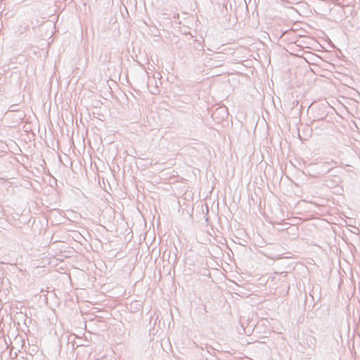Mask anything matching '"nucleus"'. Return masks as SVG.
Masks as SVG:
<instances>
[{
    "mask_svg": "<svg viewBox=\"0 0 360 360\" xmlns=\"http://www.w3.org/2000/svg\"><path fill=\"white\" fill-rule=\"evenodd\" d=\"M316 338L312 335H309L307 337V342L309 347H315L316 345Z\"/></svg>",
    "mask_w": 360,
    "mask_h": 360,
    "instance_id": "nucleus-4",
    "label": "nucleus"
},
{
    "mask_svg": "<svg viewBox=\"0 0 360 360\" xmlns=\"http://www.w3.org/2000/svg\"><path fill=\"white\" fill-rule=\"evenodd\" d=\"M17 107H18V105H11L9 108V111H11V112L18 111Z\"/></svg>",
    "mask_w": 360,
    "mask_h": 360,
    "instance_id": "nucleus-5",
    "label": "nucleus"
},
{
    "mask_svg": "<svg viewBox=\"0 0 360 360\" xmlns=\"http://www.w3.org/2000/svg\"><path fill=\"white\" fill-rule=\"evenodd\" d=\"M335 165H336V162L333 161L324 162L319 165V167L323 173L327 174L335 167Z\"/></svg>",
    "mask_w": 360,
    "mask_h": 360,
    "instance_id": "nucleus-2",
    "label": "nucleus"
},
{
    "mask_svg": "<svg viewBox=\"0 0 360 360\" xmlns=\"http://www.w3.org/2000/svg\"><path fill=\"white\" fill-rule=\"evenodd\" d=\"M24 347H25V344L23 343V344L22 345V348H23Z\"/></svg>",
    "mask_w": 360,
    "mask_h": 360,
    "instance_id": "nucleus-6",
    "label": "nucleus"
},
{
    "mask_svg": "<svg viewBox=\"0 0 360 360\" xmlns=\"http://www.w3.org/2000/svg\"><path fill=\"white\" fill-rule=\"evenodd\" d=\"M224 55L222 54H218V56H216V59L214 58H212L211 60H212V65L214 67H219V66H221L222 64L221 63V62L224 61Z\"/></svg>",
    "mask_w": 360,
    "mask_h": 360,
    "instance_id": "nucleus-3",
    "label": "nucleus"
},
{
    "mask_svg": "<svg viewBox=\"0 0 360 360\" xmlns=\"http://www.w3.org/2000/svg\"><path fill=\"white\" fill-rule=\"evenodd\" d=\"M270 287L278 290V293L288 292L290 289V284L288 282V272H275L267 281Z\"/></svg>",
    "mask_w": 360,
    "mask_h": 360,
    "instance_id": "nucleus-1",
    "label": "nucleus"
},
{
    "mask_svg": "<svg viewBox=\"0 0 360 360\" xmlns=\"http://www.w3.org/2000/svg\"><path fill=\"white\" fill-rule=\"evenodd\" d=\"M96 360H103V359H96Z\"/></svg>",
    "mask_w": 360,
    "mask_h": 360,
    "instance_id": "nucleus-7",
    "label": "nucleus"
}]
</instances>
